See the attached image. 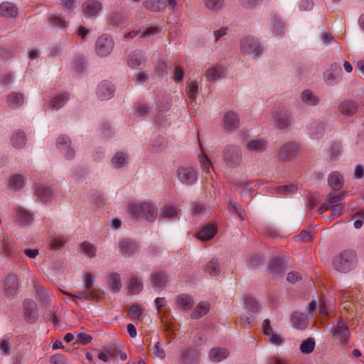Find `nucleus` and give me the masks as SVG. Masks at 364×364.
I'll use <instances>...</instances> for the list:
<instances>
[{
  "label": "nucleus",
  "instance_id": "nucleus-3",
  "mask_svg": "<svg viewBox=\"0 0 364 364\" xmlns=\"http://www.w3.org/2000/svg\"><path fill=\"white\" fill-rule=\"evenodd\" d=\"M128 212L134 218H145L150 222L154 221L158 215L157 208L148 202L130 204Z\"/></svg>",
  "mask_w": 364,
  "mask_h": 364
},
{
  "label": "nucleus",
  "instance_id": "nucleus-45",
  "mask_svg": "<svg viewBox=\"0 0 364 364\" xmlns=\"http://www.w3.org/2000/svg\"><path fill=\"white\" fill-rule=\"evenodd\" d=\"M33 284L36 291L38 294L41 302L44 304H47L50 299V294H48L47 291L36 282L35 278H33Z\"/></svg>",
  "mask_w": 364,
  "mask_h": 364
},
{
  "label": "nucleus",
  "instance_id": "nucleus-11",
  "mask_svg": "<svg viewBox=\"0 0 364 364\" xmlns=\"http://www.w3.org/2000/svg\"><path fill=\"white\" fill-rule=\"evenodd\" d=\"M115 92L114 85L107 80L100 82L96 88V96L100 100L111 99Z\"/></svg>",
  "mask_w": 364,
  "mask_h": 364
},
{
  "label": "nucleus",
  "instance_id": "nucleus-51",
  "mask_svg": "<svg viewBox=\"0 0 364 364\" xmlns=\"http://www.w3.org/2000/svg\"><path fill=\"white\" fill-rule=\"evenodd\" d=\"M109 284L112 290L118 291L122 287L121 277L118 273H112L109 278Z\"/></svg>",
  "mask_w": 364,
  "mask_h": 364
},
{
  "label": "nucleus",
  "instance_id": "nucleus-39",
  "mask_svg": "<svg viewBox=\"0 0 364 364\" xmlns=\"http://www.w3.org/2000/svg\"><path fill=\"white\" fill-rule=\"evenodd\" d=\"M267 143L261 139L250 140L246 144V147L251 151H262L266 149Z\"/></svg>",
  "mask_w": 364,
  "mask_h": 364
},
{
  "label": "nucleus",
  "instance_id": "nucleus-10",
  "mask_svg": "<svg viewBox=\"0 0 364 364\" xmlns=\"http://www.w3.org/2000/svg\"><path fill=\"white\" fill-rule=\"evenodd\" d=\"M56 146L66 159L71 160L75 156V150L71 146V141L66 135H60L56 141Z\"/></svg>",
  "mask_w": 364,
  "mask_h": 364
},
{
  "label": "nucleus",
  "instance_id": "nucleus-6",
  "mask_svg": "<svg viewBox=\"0 0 364 364\" xmlns=\"http://www.w3.org/2000/svg\"><path fill=\"white\" fill-rule=\"evenodd\" d=\"M223 158L227 166L235 168L242 161V149L234 144H227L223 150Z\"/></svg>",
  "mask_w": 364,
  "mask_h": 364
},
{
  "label": "nucleus",
  "instance_id": "nucleus-52",
  "mask_svg": "<svg viewBox=\"0 0 364 364\" xmlns=\"http://www.w3.org/2000/svg\"><path fill=\"white\" fill-rule=\"evenodd\" d=\"M49 23L53 26H55L59 28H66L68 23V22L66 21L63 18L55 14L50 15L49 18Z\"/></svg>",
  "mask_w": 364,
  "mask_h": 364
},
{
  "label": "nucleus",
  "instance_id": "nucleus-29",
  "mask_svg": "<svg viewBox=\"0 0 364 364\" xmlns=\"http://www.w3.org/2000/svg\"><path fill=\"white\" fill-rule=\"evenodd\" d=\"M216 232L217 229L214 225H208L198 233L197 237L202 241H207L213 238Z\"/></svg>",
  "mask_w": 364,
  "mask_h": 364
},
{
  "label": "nucleus",
  "instance_id": "nucleus-13",
  "mask_svg": "<svg viewBox=\"0 0 364 364\" xmlns=\"http://www.w3.org/2000/svg\"><path fill=\"white\" fill-rule=\"evenodd\" d=\"M4 291L7 296L14 297L19 288V282L17 276L14 274H9L4 282Z\"/></svg>",
  "mask_w": 364,
  "mask_h": 364
},
{
  "label": "nucleus",
  "instance_id": "nucleus-19",
  "mask_svg": "<svg viewBox=\"0 0 364 364\" xmlns=\"http://www.w3.org/2000/svg\"><path fill=\"white\" fill-rule=\"evenodd\" d=\"M24 102L23 93L19 92H12L6 97L7 105L11 109H16L21 107Z\"/></svg>",
  "mask_w": 364,
  "mask_h": 364
},
{
  "label": "nucleus",
  "instance_id": "nucleus-17",
  "mask_svg": "<svg viewBox=\"0 0 364 364\" xmlns=\"http://www.w3.org/2000/svg\"><path fill=\"white\" fill-rule=\"evenodd\" d=\"M224 127L228 130H233L240 126L237 114L233 111H228L224 115Z\"/></svg>",
  "mask_w": 364,
  "mask_h": 364
},
{
  "label": "nucleus",
  "instance_id": "nucleus-21",
  "mask_svg": "<svg viewBox=\"0 0 364 364\" xmlns=\"http://www.w3.org/2000/svg\"><path fill=\"white\" fill-rule=\"evenodd\" d=\"M0 15L6 18H14L18 15V9L11 2H3L0 4Z\"/></svg>",
  "mask_w": 364,
  "mask_h": 364
},
{
  "label": "nucleus",
  "instance_id": "nucleus-31",
  "mask_svg": "<svg viewBox=\"0 0 364 364\" xmlns=\"http://www.w3.org/2000/svg\"><path fill=\"white\" fill-rule=\"evenodd\" d=\"M301 102L309 106H316L319 102V98L311 90H306L301 94Z\"/></svg>",
  "mask_w": 364,
  "mask_h": 364
},
{
  "label": "nucleus",
  "instance_id": "nucleus-50",
  "mask_svg": "<svg viewBox=\"0 0 364 364\" xmlns=\"http://www.w3.org/2000/svg\"><path fill=\"white\" fill-rule=\"evenodd\" d=\"M143 4L146 9L152 11H159L164 6L162 0H146Z\"/></svg>",
  "mask_w": 364,
  "mask_h": 364
},
{
  "label": "nucleus",
  "instance_id": "nucleus-9",
  "mask_svg": "<svg viewBox=\"0 0 364 364\" xmlns=\"http://www.w3.org/2000/svg\"><path fill=\"white\" fill-rule=\"evenodd\" d=\"M331 333L341 344L348 343L350 336L348 327L341 318L338 319L336 325L332 328Z\"/></svg>",
  "mask_w": 364,
  "mask_h": 364
},
{
  "label": "nucleus",
  "instance_id": "nucleus-24",
  "mask_svg": "<svg viewBox=\"0 0 364 364\" xmlns=\"http://www.w3.org/2000/svg\"><path fill=\"white\" fill-rule=\"evenodd\" d=\"M358 109L357 103L350 100H344L339 106L341 114L346 116H351L355 113Z\"/></svg>",
  "mask_w": 364,
  "mask_h": 364
},
{
  "label": "nucleus",
  "instance_id": "nucleus-27",
  "mask_svg": "<svg viewBox=\"0 0 364 364\" xmlns=\"http://www.w3.org/2000/svg\"><path fill=\"white\" fill-rule=\"evenodd\" d=\"M293 326L297 329H304L308 324V317L303 313L295 312L291 316Z\"/></svg>",
  "mask_w": 364,
  "mask_h": 364
},
{
  "label": "nucleus",
  "instance_id": "nucleus-56",
  "mask_svg": "<svg viewBox=\"0 0 364 364\" xmlns=\"http://www.w3.org/2000/svg\"><path fill=\"white\" fill-rule=\"evenodd\" d=\"M199 162L200 164L201 168L206 173H210V171L212 167V164L208 156L205 154H203L199 156Z\"/></svg>",
  "mask_w": 364,
  "mask_h": 364
},
{
  "label": "nucleus",
  "instance_id": "nucleus-35",
  "mask_svg": "<svg viewBox=\"0 0 364 364\" xmlns=\"http://www.w3.org/2000/svg\"><path fill=\"white\" fill-rule=\"evenodd\" d=\"M69 99L70 95L68 93H61L52 98L50 105L53 109H59L66 104Z\"/></svg>",
  "mask_w": 364,
  "mask_h": 364
},
{
  "label": "nucleus",
  "instance_id": "nucleus-4",
  "mask_svg": "<svg viewBox=\"0 0 364 364\" xmlns=\"http://www.w3.org/2000/svg\"><path fill=\"white\" fill-rule=\"evenodd\" d=\"M340 296L342 299V308L348 313L357 311L360 306L358 302V295L357 291L349 289H345L339 291Z\"/></svg>",
  "mask_w": 364,
  "mask_h": 364
},
{
  "label": "nucleus",
  "instance_id": "nucleus-32",
  "mask_svg": "<svg viewBox=\"0 0 364 364\" xmlns=\"http://www.w3.org/2000/svg\"><path fill=\"white\" fill-rule=\"evenodd\" d=\"M274 122L277 127L281 129H285L290 124L288 115L283 111H277L274 114Z\"/></svg>",
  "mask_w": 364,
  "mask_h": 364
},
{
  "label": "nucleus",
  "instance_id": "nucleus-53",
  "mask_svg": "<svg viewBox=\"0 0 364 364\" xmlns=\"http://www.w3.org/2000/svg\"><path fill=\"white\" fill-rule=\"evenodd\" d=\"M315 348V341L313 338H309L306 341H304L300 346V350L303 353H310Z\"/></svg>",
  "mask_w": 364,
  "mask_h": 364
},
{
  "label": "nucleus",
  "instance_id": "nucleus-12",
  "mask_svg": "<svg viewBox=\"0 0 364 364\" xmlns=\"http://www.w3.org/2000/svg\"><path fill=\"white\" fill-rule=\"evenodd\" d=\"M177 178L182 183L191 186L197 181V173L191 167H180L177 170Z\"/></svg>",
  "mask_w": 364,
  "mask_h": 364
},
{
  "label": "nucleus",
  "instance_id": "nucleus-23",
  "mask_svg": "<svg viewBox=\"0 0 364 364\" xmlns=\"http://www.w3.org/2000/svg\"><path fill=\"white\" fill-rule=\"evenodd\" d=\"M145 61L143 53L140 50L132 52L127 58V64L132 68H136Z\"/></svg>",
  "mask_w": 364,
  "mask_h": 364
},
{
  "label": "nucleus",
  "instance_id": "nucleus-44",
  "mask_svg": "<svg viewBox=\"0 0 364 364\" xmlns=\"http://www.w3.org/2000/svg\"><path fill=\"white\" fill-rule=\"evenodd\" d=\"M203 3L208 10L218 12L223 8L225 0H203Z\"/></svg>",
  "mask_w": 364,
  "mask_h": 364
},
{
  "label": "nucleus",
  "instance_id": "nucleus-62",
  "mask_svg": "<svg viewBox=\"0 0 364 364\" xmlns=\"http://www.w3.org/2000/svg\"><path fill=\"white\" fill-rule=\"evenodd\" d=\"M92 341V336L85 333H79L77 335L76 341L82 345H86Z\"/></svg>",
  "mask_w": 364,
  "mask_h": 364
},
{
  "label": "nucleus",
  "instance_id": "nucleus-58",
  "mask_svg": "<svg viewBox=\"0 0 364 364\" xmlns=\"http://www.w3.org/2000/svg\"><path fill=\"white\" fill-rule=\"evenodd\" d=\"M197 355V352L193 348L187 350L186 352L182 353L181 358L186 363H190L193 362Z\"/></svg>",
  "mask_w": 364,
  "mask_h": 364
},
{
  "label": "nucleus",
  "instance_id": "nucleus-26",
  "mask_svg": "<svg viewBox=\"0 0 364 364\" xmlns=\"http://www.w3.org/2000/svg\"><path fill=\"white\" fill-rule=\"evenodd\" d=\"M198 92V85L196 81H188L186 85V94L190 99L191 105L195 106L196 97Z\"/></svg>",
  "mask_w": 364,
  "mask_h": 364
},
{
  "label": "nucleus",
  "instance_id": "nucleus-30",
  "mask_svg": "<svg viewBox=\"0 0 364 364\" xmlns=\"http://www.w3.org/2000/svg\"><path fill=\"white\" fill-rule=\"evenodd\" d=\"M26 137L23 131H15L11 136V145L15 148H22L26 144Z\"/></svg>",
  "mask_w": 364,
  "mask_h": 364
},
{
  "label": "nucleus",
  "instance_id": "nucleus-64",
  "mask_svg": "<svg viewBox=\"0 0 364 364\" xmlns=\"http://www.w3.org/2000/svg\"><path fill=\"white\" fill-rule=\"evenodd\" d=\"M0 350L4 356H7L10 354L11 345L8 341L2 340L0 341Z\"/></svg>",
  "mask_w": 364,
  "mask_h": 364
},
{
  "label": "nucleus",
  "instance_id": "nucleus-60",
  "mask_svg": "<svg viewBox=\"0 0 364 364\" xmlns=\"http://www.w3.org/2000/svg\"><path fill=\"white\" fill-rule=\"evenodd\" d=\"M274 22V31L278 34L282 33V29L284 27V23L283 20L278 16L274 15L273 16Z\"/></svg>",
  "mask_w": 364,
  "mask_h": 364
},
{
  "label": "nucleus",
  "instance_id": "nucleus-63",
  "mask_svg": "<svg viewBox=\"0 0 364 364\" xmlns=\"http://www.w3.org/2000/svg\"><path fill=\"white\" fill-rule=\"evenodd\" d=\"M343 207L341 203L332 205L331 208V217L334 219L338 218L343 213Z\"/></svg>",
  "mask_w": 364,
  "mask_h": 364
},
{
  "label": "nucleus",
  "instance_id": "nucleus-28",
  "mask_svg": "<svg viewBox=\"0 0 364 364\" xmlns=\"http://www.w3.org/2000/svg\"><path fill=\"white\" fill-rule=\"evenodd\" d=\"M180 210L173 204H166L161 208L160 217L161 218L171 219L177 217Z\"/></svg>",
  "mask_w": 364,
  "mask_h": 364
},
{
  "label": "nucleus",
  "instance_id": "nucleus-36",
  "mask_svg": "<svg viewBox=\"0 0 364 364\" xmlns=\"http://www.w3.org/2000/svg\"><path fill=\"white\" fill-rule=\"evenodd\" d=\"M80 252L89 258H93L96 256L97 247L90 242L84 241L80 245Z\"/></svg>",
  "mask_w": 364,
  "mask_h": 364
},
{
  "label": "nucleus",
  "instance_id": "nucleus-59",
  "mask_svg": "<svg viewBox=\"0 0 364 364\" xmlns=\"http://www.w3.org/2000/svg\"><path fill=\"white\" fill-rule=\"evenodd\" d=\"M309 129L311 134L314 137H318L323 132L324 127L322 123L319 122H315L311 125Z\"/></svg>",
  "mask_w": 364,
  "mask_h": 364
},
{
  "label": "nucleus",
  "instance_id": "nucleus-55",
  "mask_svg": "<svg viewBox=\"0 0 364 364\" xmlns=\"http://www.w3.org/2000/svg\"><path fill=\"white\" fill-rule=\"evenodd\" d=\"M338 75L334 73L332 70H327L323 73V80L328 85H333L337 83V77Z\"/></svg>",
  "mask_w": 364,
  "mask_h": 364
},
{
  "label": "nucleus",
  "instance_id": "nucleus-7",
  "mask_svg": "<svg viewBox=\"0 0 364 364\" xmlns=\"http://www.w3.org/2000/svg\"><path fill=\"white\" fill-rule=\"evenodd\" d=\"M299 151V146L297 142L286 141L280 145L277 156L282 161H289L297 155Z\"/></svg>",
  "mask_w": 364,
  "mask_h": 364
},
{
  "label": "nucleus",
  "instance_id": "nucleus-1",
  "mask_svg": "<svg viewBox=\"0 0 364 364\" xmlns=\"http://www.w3.org/2000/svg\"><path fill=\"white\" fill-rule=\"evenodd\" d=\"M358 257L355 251L347 250L334 257L333 268L341 273H348L356 268Z\"/></svg>",
  "mask_w": 364,
  "mask_h": 364
},
{
  "label": "nucleus",
  "instance_id": "nucleus-57",
  "mask_svg": "<svg viewBox=\"0 0 364 364\" xmlns=\"http://www.w3.org/2000/svg\"><path fill=\"white\" fill-rule=\"evenodd\" d=\"M245 303L250 311L255 312L258 310V302L254 297L249 295L246 296L245 297Z\"/></svg>",
  "mask_w": 364,
  "mask_h": 364
},
{
  "label": "nucleus",
  "instance_id": "nucleus-20",
  "mask_svg": "<svg viewBox=\"0 0 364 364\" xmlns=\"http://www.w3.org/2000/svg\"><path fill=\"white\" fill-rule=\"evenodd\" d=\"M176 303L178 309L188 311L193 306V299L188 294H181L176 296Z\"/></svg>",
  "mask_w": 364,
  "mask_h": 364
},
{
  "label": "nucleus",
  "instance_id": "nucleus-48",
  "mask_svg": "<svg viewBox=\"0 0 364 364\" xmlns=\"http://www.w3.org/2000/svg\"><path fill=\"white\" fill-rule=\"evenodd\" d=\"M109 24L113 26H119L125 22V16L120 12H112L109 17Z\"/></svg>",
  "mask_w": 364,
  "mask_h": 364
},
{
  "label": "nucleus",
  "instance_id": "nucleus-16",
  "mask_svg": "<svg viewBox=\"0 0 364 364\" xmlns=\"http://www.w3.org/2000/svg\"><path fill=\"white\" fill-rule=\"evenodd\" d=\"M82 8L85 14L95 16L101 11L102 4L98 1L90 0L83 3Z\"/></svg>",
  "mask_w": 364,
  "mask_h": 364
},
{
  "label": "nucleus",
  "instance_id": "nucleus-54",
  "mask_svg": "<svg viewBox=\"0 0 364 364\" xmlns=\"http://www.w3.org/2000/svg\"><path fill=\"white\" fill-rule=\"evenodd\" d=\"M144 310V309L141 305L133 304L129 309V314L134 319L139 320Z\"/></svg>",
  "mask_w": 364,
  "mask_h": 364
},
{
  "label": "nucleus",
  "instance_id": "nucleus-8",
  "mask_svg": "<svg viewBox=\"0 0 364 364\" xmlns=\"http://www.w3.org/2000/svg\"><path fill=\"white\" fill-rule=\"evenodd\" d=\"M114 42L108 34H102L98 37L95 43V51L101 57L108 56L112 51Z\"/></svg>",
  "mask_w": 364,
  "mask_h": 364
},
{
  "label": "nucleus",
  "instance_id": "nucleus-61",
  "mask_svg": "<svg viewBox=\"0 0 364 364\" xmlns=\"http://www.w3.org/2000/svg\"><path fill=\"white\" fill-rule=\"evenodd\" d=\"M277 191L282 194H291L297 191V186L294 184L279 186L277 187Z\"/></svg>",
  "mask_w": 364,
  "mask_h": 364
},
{
  "label": "nucleus",
  "instance_id": "nucleus-25",
  "mask_svg": "<svg viewBox=\"0 0 364 364\" xmlns=\"http://www.w3.org/2000/svg\"><path fill=\"white\" fill-rule=\"evenodd\" d=\"M229 355V351L224 348H213L209 352V358L213 362H220Z\"/></svg>",
  "mask_w": 364,
  "mask_h": 364
},
{
  "label": "nucleus",
  "instance_id": "nucleus-2",
  "mask_svg": "<svg viewBox=\"0 0 364 364\" xmlns=\"http://www.w3.org/2000/svg\"><path fill=\"white\" fill-rule=\"evenodd\" d=\"M94 283L95 277L93 274L90 272H87L84 277V289L78 291V294H65L71 296L75 302H77V300L81 298L87 301H100L104 291L100 289H93L92 286Z\"/></svg>",
  "mask_w": 364,
  "mask_h": 364
},
{
  "label": "nucleus",
  "instance_id": "nucleus-22",
  "mask_svg": "<svg viewBox=\"0 0 364 364\" xmlns=\"http://www.w3.org/2000/svg\"><path fill=\"white\" fill-rule=\"evenodd\" d=\"M225 69L220 65L213 66L206 70L205 77L208 81H215L224 77Z\"/></svg>",
  "mask_w": 364,
  "mask_h": 364
},
{
  "label": "nucleus",
  "instance_id": "nucleus-41",
  "mask_svg": "<svg viewBox=\"0 0 364 364\" xmlns=\"http://www.w3.org/2000/svg\"><path fill=\"white\" fill-rule=\"evenodd\" d=\"M210 309V305L208 302L201 301L200 302L191 314L193 318H198L205 316Z\"/></svg>",
  "mask_w": 364,
  "mask_h": 364
},
{
  "label": "nucleus",
  "instance_id": "nucleus-46",
  "mask_svg": "<svg viewBox=\"0 0 364 364\" xmlns=\"http://www.w3.org/2000/svg\"><path fill=\"white\" fill-rule=\"evenodd\" d=\"M25 184V178L21 174H15L11 176L9 186L14 190L21 189Z\"/></svg>",
  "mask_w": 364,
  "mask_h": 364
},
{
  "label": "nucleus",
  "instance_id": "nucleus-42",
  "mask_svg": "<svg viewBox=\"0 0 364 364\" xmlns=\"http://www.w3.org/2000/svg\"><path fill=\"white\" fill-rule=\"evenodd\" d=\"M167 282V278L165 274L156 272L151 276V283L154 287L156 289L163 288Z\"/></svg>",
  "mask_w": 364,
  "mask_h": 364
},
{
  "label": "nucleus",
  "instance_id": "nucleus-38",
  "mask_svg": "<svg viewBox=\"0 0 364 364\" xmlns=\"http://www.w3.org/2000/svg\"><path fill=\"white\" fill-rule=\"evenodd\" d=\"M128 289L132 294H138L143 289L142 281L136 276L130 278Z\"/></svg>",
  "mask_w": 364,
  "mask_h": 364
},
{
  "label": "nucleus",
  "instance_id": "nucleus-5",
  "mask_svg": "<svg viewBox=\"0 0 364 364\" xmlns=\"http://www.w3.org/2000/svg\"><path fill=\"white\" fill-rule=\"evenodd\" d=\"M240 50L243 55L252 58H258L262 53L259 41L252 36H246L240 41Z\"/></svg>",
  "mask_w": 364,
  "mask_h": 364
},
{
  "label": "nucleus",
  "instance_id": "nucleus-43",
  "mask_svg": "<svg viewBox=\"0 0 364 364\" xmlns=\"http://www.w3.org/2000/svg\"><path fill=\"white\" fill-rule=\"evenodd\" d=\"M0 245L6 255H9L14 247L13 242L4 233L0 235Z\"/></svg>",
  "mask_w": 364,
  "mask_h": 364
},
{
  "label": "nucleus",
  "instance_id": "nucleus-34",
  "mask_svg": "<svg viewBox=\"0 0 364 364\" xmlns=\"http://www.w3.org/2000/svg\"><path fill=\"white\" fill-rule=\"evenodd\" d=\"M15 214L16 219L22 224H28L32 221L31 214L22 207H16Z\"/></svg>",
  "mask_w": 364,
  "mask_h": 364
},
{
  "label": "nucleus",
  "instance_id": "nucleus-47",
  "mask_svg": "<svg viewBox=\"0 0 364 364\" xmlns=\"http://www.w3.org/2000/svg\"><path fill=\"white\" fill-rule=\"evenodd\" d=\"M284 269V263L281 258H273L269 263V269L274 274L282 272Z\"/></svg>",
  "mask_w": 364,
  "mask_h": 364
},
{
  "label": "nucleus",
  "instance_id": "nucleus-14",
  "mask_svg": "<svg viewBox=\"0 0 364 364\" xmlns=\"http://www.w3.org/2000/svg\"><path fill=\"white\" fill-rule=\"evenodd\" d=\"M24 316L29 323H33L38 318V310L36 302L32 300L24 301Z\"/></svg>",
  "mask_w": 364,
  "mask_h": 364
},
{
  "label": "nucleus",
  "instance_id": "nucleus-33",
  "mask_svg": "<svg viewBox=\"0 0 364 364\" xmlns=\"http://www.w3.org/2000/svg\"><path fill=\"white\" fill-rule=\"evenodd\" d=\"M205 272L209 274L210 277H215L220 274V269L219 262L217 259H212L203 267Z\"/></svg>",
  "mask_w": 364,
  "mask_h": 364
},
{
  "label": "nucleus",
  "instance_id": "nucleus-37",
  "mask_svg": "<svg viewBox=\"0 0 364 364\" xmlns=\"http://www.w3.org/2000/svg\"><path fill=\"white\" fill-rule=\"evenodd\" d=\"M329 185L335 190H340L343 183V176L337 171L332 172L328 177Z\"/></svg>",
  "mask_w": 364,
  "mask_h": 364
},
{
  "label": "nucleus",
  "instance_id": "nucleus-15",
  "mask_svg": "<svg viewBox=\"0 0 364 364\" xmlns=\"http://www.w3.org/2000/svg\"><path fill=\"white\" fill-rule=\"evenodd\" d=\"M119 249L122 255H132L137 250L136 243L129 238L122 239L118 245Z\"/></svg>",
  "mask_w": 364,
  "mask_h": 364
},
{
  "label": "nucleus",
  "instance_id": "nucleus-40",
  "mask_svg": "<svg viewBox=\"0 0 364 364\" xmlns=\"http://www.w3.org/2000/svg\"><path fill=\"white\" fill-rule=\"evenodd\" d=\"M36 193L38 198L43 201H47L53 194L51 188L43 185H37L36 186Z\"/></svg>",
  "mask_w": 364,
  "mask_h": 364
},
{
  "label": "nucleus",
  "instance_id": "nucleus-18",
  "mask_svg": "<svg viewBox=\"0 0 364 364\" xmlns=\"http://www.w3.org/2000/svg\"><path fill=\"white\" fill-rule=\"evenodd\" d=\"M129 161V154L125 151H117L113 156L111 160V164L115 169H122L124 167Z\"/></svg>",
  "mask_w": 364,
  "mask_h": 364
},
{
  "label": "nucleus",
  "instance_id": "nucleus-49",
  "mask_svg": "<svg viewBox=\"0 0 364 364\" xmlns=\"http://www.w3.org/2000/svg\"><path fill=\"white\" fill-rule=\"evenodd\" d=\"M152 112L151 107L148 105L143 103H137L135 105L134 114L136 117H146Z\"/></svg>",
  "mask_w": 364,
  "mask_h": 364
}]
</instances>
